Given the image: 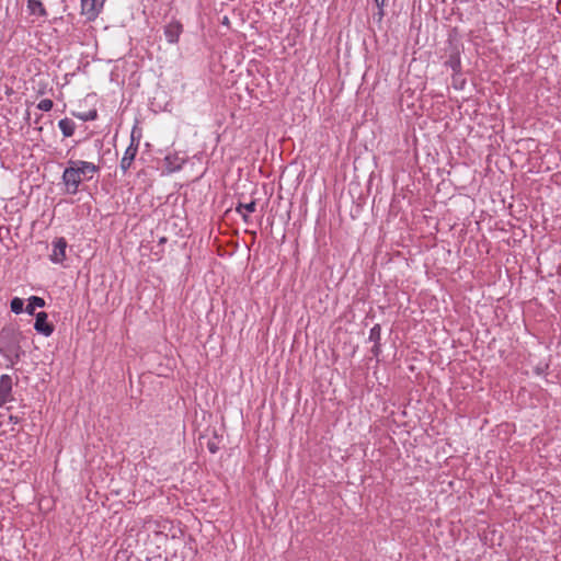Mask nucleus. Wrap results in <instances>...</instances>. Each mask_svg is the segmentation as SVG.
Instances as JSON below:
<instances>
[{
	"label": "nucleus",
	"instance_id": "obj_17",
	"mask_svg": "<svg viewBox=\"0 0 561 561\" xmlns=\"http://www.w3.org/2000/svg\"><path fill=\"white\" fill-rule=\"evenodd\" d=\"M37 107L41 110V111H44V112H48L51 110L53 107V101L49 100V99H43L38 104H37Z\"/></svg>",
	"mask_w": 561,
	"mask_h": 561
},
{
	"label": "nucleus",
	"instance_id": "obj_18",
	"mask_svg": "<svg viewBox=\"0 0 561 561\" xmlns=\"http://www.w3.org/2000/svg\"><path fill=\"white\" fill-rule=\"evenodd\" d=\"M371 352H373V354L375 356H378V354L380 352V344H379V342L374 344V347L371 348Z\"/></svg>",
	"mask_w": 561,
	"mask_h": 561
},
{
	"label": "nucleus",
	"instance_id": "obj_19",
	"mask_svg": "<svg viewBox=\"0 0 561 561\" xmlns=\"http://www.w3.org/2000/svg\"><path fill=\"white\" fill-rule=\"evenodd\" d=\"M239 214L242 216V218H243V220H244L245 222H248V221H249V215H248L247 213H244V211L242 210V213H239Z\"/></svg>",
	"mask_w": 561,
	"mask_h": 561
},
{
	"label": "nucleus",
	"instance_id": "obj_14",
	"mask_svg": "<svg viewBox=\"0 0 561 561\" xmlns=\"http://www.w3.org/2000/svg\"><path fill=\"white\" fill-rule=\"evenodd\" d=\"M255 209L256 203L254 201L247 204L239 203L238 206L236 207L237 213H242V210H245L247 213H253L255 211Z\"/></svg>",
	"mask_w": 561,
	"mask_h": 561
},
{
	"label": "nucleus",
	"instance_id": "obj_8",
	"mask_svg": "<svg viewBox=\"0 0 561 561\" xmlns=\"http://www.w3.org/2000/svg\"><path fill=\"white\" fill-rule=\"evenodd\" d=\"M71 163L76 165L75 168L77 169V171H79V174L82 178V180L90 179L91 174L98 170V168L91 162L79 161Z\"/></svg>",
	"mask_w": 561,
	"mask_h": 561
},
{
	"label": "nucleus",
	"instance_id": "obj_9",
	"mask_svg": "<svg viewBox=\"0 0 561 561\" xmlns=\"http://www.w3.org/2000/svg\"><path fill=\"white\" fill-rule=\"evenodd\" d=\"M105 0H81L82 11L94 15L104 4Z\"/></svg>",
	"mask_w": 561,
	"mask_h": 561
},
{
	"label": "nucleus",
	"instance_id": "obj_5",
	"mask_svg": "<svg viewBox=\"0 0 561 561\" xmlns=\"http://www.w3.org/2000/svg\"><path fill=\"white\" fill-rule=\"evenodd\" d=\"M12 379L9 375H2L0 378V408L11 400Z\"/></svg>",
	"mask_w": 561,
	"mask_h": 561
},
{
	"label": "nucleus",
	"instance_id": "obj_6",
	"mask_svg": "<svg viewBox=\"0 0 561 561\" xmlns=\"http://www.w3.org/2000/svg\"><path fill=\"white\" fill-rule=\"evenodd\" d=\"M182 24L178 21L169 23L164 28V34L169 43H176L182 33Z\"/></svg>",
	"mask_w": 561,
	"mask_h": 561
},
{
	"label": "nucleus",
	"instance_id": "obj_12",
	"mask_svg": "<svg viewBox=\"0 0 561 561\" xmlns=\"http://www.w3.org/2000/svg\"><path fill=\"white\" fill-rule=\"evenodd\" d=\"M59 127L62 131V135L65 137H71L73 135V131H75V123L72 119L70 118H64L59 122Z\"/></svg>",
	"mask_w": 561,
	"mask_h": 561
},
{
	"label": "nucleus",
	"instance_id": "obj_20",
	"mask_svg": "<svg viewBox=\"0 0 561 561\" xmlns=\"http://www.w3.org/2000/svg\"><path fill=\"white\" fill-rule=\"evenodd\" d=\"M376 1V5L378 8H382L385 5V0H375Z\"/></svg>",
	"mask_w": 561,
	"mask_h": 561
},
{
	"label": "nucleus",
	"instance_id": "obj_2",
	"mask_svg": "<svg viewBox=\"0 0 561 561\" xmlns=\"http://www.w3.org/2000/svg\"><path fill=\"white\" fill-rule=\"evenodd\" d=\"M62 180L66 185L67 193L69 194H76L80 183L82 182V178L75 167L66 168L62 174Z\"/></svg>",
	"mask_w": 561,
	"mask_h": 561
},
{
	"label": "nucleus",
	"instance_id": "obj_11",
	"mask_svg": "<svg viewBox=\"0 0 561 561\" xmlns=\"http://www.w3.org/2000/svg\"><path fill=\"white\" fill-rule=\"evenodd\" d=\"M45 306V300L41 297H37V296H32L30 299H28V304L25 308V311L28 313V314H34L35 312V309L38 307V308H42Z\"/></svg>",
	"mask_w": 561,
	"mask_h": 561
},
{
	"label": "nucleus",
	"instance_id": "obj_15",
	"mask_svg": "<svg viewBox=\"0 0 561 561\" xmlns=\"http://www.w3.org/2000/svg\"><path fill=\"white\" fill-rule=\"evenodd\" d=\"M23 306L24 301L19 297L13 298L10 304L11 311L16 314L23 311Z\"/></svg>",
	"mask_w": 561,
	"mask_h": 561
},
{
	"label": "nucleus",
	"instance_id": "obj_16",
	"mask_svg": "<svg viewBox=\"0 0 561 561\" xmlns=\"http://www.w3.org/2000/svg\"><path fill=\"white\" fill-rule=\"evenodd\" d=\"M381 328L379 324H376L371 328L369 333V340L374 343H378L380 341Z\"/></svg>",
	"mask_w": 561,
	"mask_h": 561
},
{
	"label": "nucleus",
	"instance_id": "obj_1",
	"mask_svg": "<svg viewBox=\"0 0 561 561\" xmlns=\"http://www.w3.org/2000/svg\"><path fill=\"white\" fill-rule=\"evenodd\" d=\"M21 333L12 328H4L0 332V352L19 356Z\"/></svg>",
	"mask_w": 561,
	"mask_h": 561
},
{
	"label": "nucleus",
	"instance_id": "obj_3",
	"mask_svg": "<svg viewBox=\"0 0 561 561\" xmlns=\"http://www.w3.org/2000/svg\"><path fill=\"white\" fill-rule=\"evenodd\" d=\"M67 241L65 238H56L53 242L50 260L54 263H62L66 260Z\"/></svg>",
	"mask_w": 561,
	"mask_h": 561
},
{
	"label": "nucleus",
	"instance_id": "obj_7",
	"mask_svg": "<svg viewBox=\"0 0 561 561\" xmlns=\"http://www.w3.org/2000/svg\"><path fill=\"white\" fill-rule=\"evenodd\" d=\"M137 150H138V142H136V144L129 142V146L125 150L124 157L122 158V161H121V168L123 171H126L131 165V162L135 159Z\"/></svg>",
	"mask_w": 561,
	"mask_h": 561
},
{
	"label": "nucleus",
	"instance_id": "obj_21",
	"mask_svg": "<svg viewBox=\"0 0 561 561\" xmlns=\"http://www.w3.org/2000/svg\"><path fill=\"white\" fill-rule=\"evenodd\" d=\"M10 421L13 422V423H18L19 422V417L18 416H10Z\"/></svg>",
	"mask_w": 561,
	"mask_h": 561
},
{
	"label": "nucleus",
	"instance_id": "obj_10",
	"mask_svg": "<svg viewBox=\"0 0 561 561\" xmlns=\"http://www.w3.org/2000/svg\"><path fill=\"white\" fill-rule=\"evenodd\" d=\"M27 9L33 15L47 16V11L39 0H27Z\"/></svg>",
	"mask_w": 561,
	"mask_h": 561
},
{
	"label": "nucleus",
	"instance_id": "obj_4",
	"mask_svg": "<svg viewBox=\"0 0 561 561\" xmlns=\"http://www.w3.org/2000/svg\"><path fill=\"white\" fill-rule=\"evenodd\" d=\"M34 329L44 334L45 336H49L54 331V325L47 322V313L41 311L36 314Z\"/></svg>",
	"mask_w": 561,
	"mask_h": 561
},
{
	"label": "nucleus",
	"instance_id": "obj_13",
	"mask_svg": "<svg viewBox=\"0 0 561 561\" xmlns=\"http://www.w3.org/2000/svg\"><path fill=\"white\" fill-rule=\"evenodd\" d=\"M75 115L78 118H80L81 121L87 122V121L95 119L98 116V112L95 108H93V110H90V111L83 112V113H75Z\"/></svg>",
	"mask_w": 561,
	"mask_h": 561
}]
</instances>
